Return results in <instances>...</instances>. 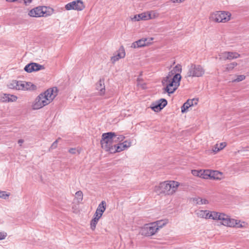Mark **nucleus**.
<instances>
[{
    "mask_svg": "<svg viewBox=\"0 0 249 249\" xmlns=\"http://www.w3.org/2000/svg\"><path fill=\"white\" fill-rule=\"evenodd\" d=\"M44 97L45 96H43V94L41 93L36 97L32 106L33 109H38L48 105L47 101L45 100Z\"/></svg>",
    "mask_w": 249,
    "mask_h": 249,
    "instance_id": "10",
    "label": "nucleus"
},
{
    "mask_svg": "<svg viewBox=\"0 0 249 249\" xmlns=\"http://www.w3.org/2000/svg\"><path fill=\"white\" fill-rule=\"evenodd\" d=\"M96 89L99 90V94L103 95L105 93V86L104 85V80L100 79L96 85Z\"/></svg>",
    "mask_w": 249,
    "mask_h": 249,
    "instance_id": "17",
    "label": "nucleus"
},
{
    "mask_svg": "<svg viewBox=\"0 0 249 249\" xmlns=\"http://www.w3.org/2000/svg\"><path fill=\"white\" fill-rule=\"evenodd\" d=\"M76 148H70L69 150V152L71 153V154H74L76 153Z\"/></svg>",
    "mask_w": 249,
    "mask_h": 249,
    "instance_id": "51",
    "label": "nucleus"
},
{
    "mask_svg": "<svg viewBox=\"0 0 249 249\" xmlns=\"http://www.w3.org/2000/svg\"><path fill=\"white\" fill-rule=\"evenodd\" d=\"M25 89L27 90H35L36 89V86L31 82H26Z\"/></svg>",
    "mask_w": 249,
    "mask_h": 249,
    "instance_id": "26",
    "label": "nucleus"
},
{
    "mask_svg": "<svg viewBox=\"0 0 249 249\" xmlns=\"http://www.w3.org/2000/svg\"><path fill=\"white\" fill-rule=\"evenodd\" d=\"M149 14H150V19H153L157 17V14L154 11L148 12Z\"/></svg>",
    "mask_w": 249,
    "mask_h": 249,
    "instance_id": "45",
    "label": "nucleus"
},
{
    "mask_svg": "<svg viewBox=\"0 0 249 249\" xmlns=\"http://www.w3.org/2000/svg\"><path fill=\"white\" fill-rule=\"evenodd\" d=\"M121 145L125 149V148L130 146L131 142L125 141L124 142L121 143Z\"/></svg>",
    "mask_w": 249,
    "mask_h": 249,
    "instance_id": "36",
    "label": "nucleus"
},
{
    "mask_svg": "<svg viewBox=\"0 0 249 249\" xmlns=\"http://www.w3.org/2000/svg\"><path fill=\"white\" fill-rule=\"evenodd\" d=\"M228 52H224L221 53V54L219 55V56H220L219 58V59L224 60H228V59L227 58V54L228 53Z\"/></svg>",
    "mask_w": 249,
    "mask_h": 249,
    "instance_id": "39",
    "label": "nucleus"
},
{
    "mask_svg": "<svg viewBox=\"0 0 249 249\" xmlns=\"http://www.w3.org/2000/svg\"><path fill=\"white\" fill-rule=\"evenodd\" d=\"M158 231V228L155 226V223H151L146 224L142 227L140 231V233L146 236H150L155 234Z\"/></svg>",
    "mask_w": 249,
    "mask_h": 249,
    "instance_id": "8",
    "label": "nucleus"
},
{
    "mask_svg": "<svg viewBox=\"0 0 249 249\" xmlns=\"http://www.w3.org/2000/svg\"><path fill=\"white\" fill-rule=\"evenodd\" d=\"M59 139L56 140V141H55L51 145V147H50V149H54L55 148H56L57 146V143H58V140Z\"/></svg>",
    "mask_w": 249,
    "mask_h": 249,
    "instance_id": "44",
    "label": "nucleus"
},
{
    "mask_svg": "<svg viewBox=\"0 0 249 249\" xmlns=\"http://www.w3.org/2000/svg\"><path fill=\"white\" fill-rule=\"evenodd\" d=\"M25 83H26V82L18 81L19 84L18 86V90H26Z\"/></svg>",
    "mask_w": 249,
    "mask_h": 249,
    "instance_id": "33",
    "label": "nucleus"
},
{
    "mask_svg": "<svg viewBox=\"0 0 249 249\" xmlns=\"http://www.w3.org/2000/svg\"><path fill=\"white\" fill-rule=\"evenodd\" d=\"M192 101H190V99H189L185 103L183 104L181 107L182 113L185 112L190 107L192 106Z\"/></svg>",
    "mask_w": 249,
    "mask_h": 249,
    "instance_id": "21",
    "label": "nucleus"
},
{
    "mask_svg": "<svg viewBox=\"0 0 249 249\" xmlns=\"http://www.w3.org/2000/svg\"><path fill=\"white\" fill-rule=\"evenodd\" d=\"M209 219L221 220V224L229 227H234L238 225L237 220L231 218L230 217L223 213L210 211Z\"/></svg>",
    "mask_w": 249,
    "mask_h": 249,
    "instance_id": "3",
    "label": "nucleus"
},
{
    "mask_svg": "<svg viewBox=\"0 0 249 249\" xmlns=\"http://www.w3.org/2000/svg\"><path fill=\"white\" fill-rule=\"evenodd\" d=\"M53 12V9L50 7L39 6L31 9L28 15L32 17H47L52 15Z\"/></svg>",
    "mask_w": 249,
    "mask_h": 249,
    "instance_id": "4",
    "label": "nucleus"
},
{
    "mask_svg": "<svg viewBox=\"0 0 249 249\" xmlns=\"http://www.w3.org/2000/svg\"><path fill=\"white\" fill-rule=\"evenodd\" d=\"M245 76L244 75H238L236 79H235L233 81L238 82L240 81H242L245 79Z\"/></svg>",
    "mask_w": 249,
    "mask_h": 249,
    "instance_id": "40",
    "label": "nucleus"
},
{
    "mask_svg": "<svg viewBox=\"0 0 249 249\" xmlns=\"http://www.w3.org/2000/svg\"><path fill=\"white\" fill-rule=\"evenodd\" d=\"M125 55V51L123 46H121L119 49V53L115 56L111 57V61L113 63L119 60L120 58L124 57Z\"/></svg>",
    "mask_w": 249,
    "mask_h": 249,
    "instance_id": "16",
    "label": "nucleus"
},
{
    "mask_svg": "<svg viewBox=\"0 0 249 249\" xmlns=\"http://www.w3.org/2000/svg\"><path fill=\"white\" fill-rule=\"evenodd\" d=\"M175 75V73L173 71V70H172L169 72L168 75L167 76H169L170 79H172V77H173Z\"/></svg>",
    "mask_w": 249,
    "mask_h": 249,
    "instance_id": "50",
    "label": "nucleus"
},
{
    "mask_svg": "<svg viewBox=\"0 0 249 249\" xmlns=\"http://www.w3.org/2000/svg\"><path fill=\"white\" fill-rule=\"evenodd\" d=\"M124 150V147L121 145V143H119V144L116 145V151L117 152H120Z\"/></svg>",
    "mask_w": 249,
    "mask_h": 249,
    "instance_id": "41",
    "label": "nucleus"
},
{
    "mask_svg": "<svg viewBox=\"0 0 249 249\" xmlns=\"http://www.w3.org/2000/svg\"><path fill=\"white\" fill-rule=\"evenodd\" d=\"M237 65V63L235 62L231 63L227 65L226 71H231L232 70L234 69V68L236 67Z\"/></svg>",
    "mask_w": 249,
    "mask_h": 249,
    "instance_id": "29",
    "label": "nucleus"
},
{
    "mask_svg": "<svg viewBox=\"0 0 249 249\" xmlns=\"http://www.w3.org/2000/svg\"><path fill=\"white\" fill-rule=\"evenodd\" d=\"M173 3H181L184 1V0H171Z\"/></svg>",
    "mask_w": 249,
    "mask_h": 249,
    "instance_id": "52",
    "label": "nucleus"
},
{
    "mask_svg": "<svg viewBox=\"0 0 249 249\" xmlns=\"http://www.w3.org/2000/svg\"><path fill=\"white\" fill-rule=\"evenodd\" d=\"M204 72L205 70L201 65L191 64L186 77H201Z\"/></svg>",
    "mask_w": 249,
    "mask_h": 249,
    "instance_id": "5",
    "label": "nucleus"
},
{
    "mask_svg": "<svg viewBox=\"0 0 249 249\" xmlns=\"http://www.w3.org/2000/svg\"><path fill=\"white\" fill-rule=\"evenodd\" d=\"M141 20H146L150 19V14L148 12H144L141 14Z\"/></svg>",
    "mask_w": 249,
    "mask_h": 249,
    "instance_id": "30",
    "label": "nucleus"
},
{
    "mask_svg": "<svg viewBox=\"0 0 249 249\" xmlns=\"http://www.w3.org/2000/svg\"><path fill=\"white\" fill-rule=\"evenodd\" d=\"M197 214L199 217L209 219L210 211L207 210H200L197 212Z\"/></svg>",
    "mask_w": 249,
    "mask_h": 249,
    "instance_id": "20",
    "label": "nucleus"
},
{
    "mask_svg": "<svg viewBox=\"0 0 249 249\" xmlns=\"http://www.w3.org/2000/svg\"><path fill=\"white\" fill-rule=\"evenodd\" d=\"M106 202L105 201H102L98 205L96 212L98 213H102L103 214L106 209Z\"/></svg>",
    "mask_w": 249,
    "mask_h": 249,
    "instance_id": "19",
    "label": "nucleus"
},
{
    "mask_svg": "<svg viewBox=\"0 0 249 249\" xmlns=\"http://www.w3.org/2000/svg\"><path fill=\"white\" fill-rule=\"evenodd\" d=\"M190 101H192V106L194 105H196L197 104L198 100L197 99H193L192 100H190Z\"/></svg>",
    "mask_w": 249,
    "mask_h": 249,
    "instance_id": "49",
    "label": "nucleus"
},
{
    "mask_svg": "<svg viewBox=\"0 0 249 249\" xmlns=\"http://www.w3.org/2000/svg\"><path fill=\"white\" fill-rule=\"evenodd\" d=\"M179 183L176 181H166L160 182L156 186L154 191L158 195H172L177 190Z\"/></svg>",
    "mask_w": 249,
    "mask_h": 249,
    "instance_id": "1",
    "label": "nucleus"
},
{
    "mask_svg": "<svg viewBox=\"0 0 249 249\" xmlns=\"http://www.w3.org/2000/svg\"><path fill=\"white\" fill-rule=\"evenodd\" d=\"M230 15L228 12L217 11L211 14L210 18L216 22H226L230 20Z\"/></svg>",
    "mask_w": 249,
    "mask_h": 249,
    "instance_id": "6",
    "label": "nucleus"
},
{
    "mask_svg": "<svg viewBox=\"0 0 249 249\" xmlns=\"http://www.w3.org/2000/svg\"><path fill=\"white\" fill-rule=\"evenodd\" d=\"M23 1L25 5H28L32 2V0H23Z\"/></svg>",
    "mask_w": 249,
    "mask_h": 249,
    "instance_id": "53",
    "label": "nucleus"
},
{
    "mask_svg": "<svg viewBox=\"0 0 249 249\" xmlns=\"http://www.w3.org/2000/svg\"><path fill=\"white\" fill-rule=\"evenodd\" d=\"M10 196V194H6L5 191H0V198H2L3 199H6Z\"/></svg>",
    "mask_w": 249,
    "mask_h": 249,
    "instance_id": "38",
    "label": "nucleus"
},
{
    "mask_svg": "<svg viewBox=\"0 0 249 249\" xmlns=\"http://www.w3.org/2000/svg\"><path fill=\"white\" fill-rule=\"evenodd\" d=\"M124 139V137L123 135L117 136L115 133H114V136H113V141L114 142H120L123 141Z\"/></svg>",
    "mask_w": 249,
    "mask_h": 249,
    "instance_id": "28",
    "label": "nucleus"
},
{
    "mask_svg": "<svg viewBox=\"0 0 249 249\" xmlns=\"http://www.w3.org/2000/svg\"><path fill=\"white\" fill-rule=\"evenodd\" d=\"M153 223H155V226L156 228H158V230L160 228L165 225L167 224V221L165 220H161L153 222Z\"/></svg>",
    "mask_w": 249,
    "mask_h": 249,
    "instance_id": "24",
    "label": "nucleus"
},
{
    "mask_svg": "<svg viewBox=\"0 0 249 249\" xmlns=\"http://www.w3.org/2000/svg\"><path fill=\"white\" fill-rule=\"evenodd\" d=\"M85 7V6L83 2L81 0L73 1L68 3L65 5V8L67 10H74L82 11Z\"/></svg>",
    "mask_w": 249,
    "mask_h": 249,
    "instance_id": "9",
    "label": "nucleus"
},
{
    "mask_svg": "<svg viewBox=\"0 0 249 249\" xmlns=\"http://www.w3.org/2000/svg\"><path fill=\"white\" fill-rule=\"evenodd\" d=\"M75 196L78 200V202L81 201L83 200V193L81 191H78L76 192Z\"/></svg>",
    "mask_w": 249,
    "mask_h": 249,
    "instance_id": "35",
    "label": "nucleus"
},
{
    "mask_svg": "<svg viewBox=\"0 0 249 249\" xmlns=\"http://www.w3.org/2000/svg\"><path fill=\"white\" fill-rule=\"evenodd\" d=\"M114 132H110L102 134L100 143L103 149L107 148L112 144Z\"/></svg>",
    "mask_w": 249,
    "mask_h": 249,
    "instance_id": "7",
    "label": "nucleus"
},
{
    "mask_svg": "<svg viewBox=\"0 0 249 249\" xmlns=\"http://www.w3.org/2000/svg\"><path fill=\"white\" fill-rule=\"evenodd\" d=\"M226 146V142H221L220 143V145L219 146V148L220 150L223 149L225 146Z\"/></svg>",
    "mask_w": 249,
    "mask_h": 249,
    "instance_id": "48",
    "label": "nucleus"
},
{
    "mask_svg": "<svg viewBox=\"0 0 249 249\" xmlns=\"http://www.w3.org/2000/svg\"><path fill=\"white\" fill-rule=\"evenodd\" d=\"M167 104V101L166 99L162 98L158 101L153 103L151 108L155 112H159Z\"/></svg>",
    "mask_w": 249,
    "mask_h": 249,
    "instance_id": "12",
    "label": "nucleus"
},
{
    "mask_svg": "<svg viewBox=\"0 0 249 249\" xmlns=\"http://www.w3.org/2000/svg\"><path fill=\"white\" fill-rule=\"evenodd\" d=\"M211 179H221L222 178V173L218 171L211 170Z\"/></svg>",
    "mask_w": 249,
    "mask_h": 249,
    "instance_id": "18",
    "label": "nucleus"
},
{
    "mask_svg": "<svg viewBox=\"0 0 249 249\" xmlns=\"http://www.w3.org/2000/svg\"><path fill=\"white\" fill-rule=\"evenodd\" d=\"M98 221L95 218H93L90 221V228L92 231H94L96 228V226L98 223Z\"/></svg>",
    "mask_w": 249,
    "mask_h": 249,
    "instance_id": "32",
    "label": "nucleus"
},
{
    "mask_svg": "<svg viewBox=\"0 0 249 249\" xmlns=\"http://www.w3.org/2000/svg\"><path fill=\"white\" fill-rule=\"evenodd\" d=\"M176 74L179 73L181 72V66L180 65H177L172 70Z\"/></svg>",
    "mask_w": 249,
    "mask_h": 249,
    "instance_id": "34",
    "label": "nucleus"
},
{
    "mask_svg": "<svg viewBox=\"0 0 249 249\" xmlns=\"http://www.w3.org/2000/svg\"><path fill=\"white\" fill-rule=\"evenodd\" d=\"M116 145L115 144V145H111V146H109L108 148H105V149L107 151H109L110 153H115L116 152H117L116 151Z\"/></svg>",
    "mask_w": 249,
    "mask_h": 249,
    "instance_id": "31",
    "label": "nucleus"
},
{
    "mask_svg": "<svg viewBox=\"0 0 249 249\" xmlns=\"http://www.w3.org/2000/svg\"><path fill=\"white\" fill-rule=\"evenodd\" d=\"M7 236V233L6 232H0V240H3Z\"/></svg>",
    "mask_w": 249,
    "mask_h": 249,
    "instance_id": "47",
    "label": "nucleus"
},
{
    "mask_svg": "<svg viewBox=\"0 0 249 249\" xmlns=\"http://www.w3.org/2000/svg\"><path fill=\"white\" fill-rule=\"evenodd\" d=\"M152 40V38H151L150 39H148V38H142L139 39V40L133 42L131 45V47L138 48L147 46L151 43L150 41Z\"/></svg>",
    "mask_w": 249,
    "mask_h": 249,
    "instance_id": "14",
    "label": "nucleus"
},
{
    "mask_svg": "<svg viewBox=\"0 0 249 249\" xmlns=\"http://www.w3.org/2000/svg\"><path fill=\"white\" fill-rule=\"evenodd\" d=\"M23 142H24V140L22 139H19L18 141V143L20 145H21L22 143H23Z\"/></svg>",
    "mask_w": 249,
    "mask_h": 249,
    "instance_id": "54",
    "label": "nucleus"
},
{
    "mask_svg": "<svg viewBox=\"0 0 249 249\" xmlns=\"http://www.w3.org/2000/svg\"><path fill=\"white\" fill-rule=\"evenodd\" d=\"M220 149L219 148V146H218V144H215L213 147V151L216 153V152H218L219 151H220Z\"/></svg>",
    "mask_w": 249,
    "mask_h": 249,
    "instance_id": "46",
    "label": "nucleus"
},
{
    "mask_svg": "<svg viewBox=\"0 0 249 249\" xmlns=\"http://www.w3.org/2000/svg\"><path fill=\"white\" fill-rule=\"evenodd\" d=\"M57 89L56 88L53 89H49L45 91L44 93H42L43 94V96L48 104H50L56 97L57 95Z\"/></svg>",
    "mask_w": 249,
    "mask_h": 249,
    "instance_id": "11",
    "label": "nucleus"
},
{
    "mask_svg": "<svg viewBox=\"0 0 249 249\" xmlns=\"http://www.w3.org/2000/svg\"><path fill=\"white\" fill-rule=\"evenodd\" d=\"M238 227H242V225H240L239 226H237Z\"/></svg>",
    "mask_w": 249,
    "mask_h": 249,
    "instance_id": "55",
    "label": "nucleus"
},
{
    "mask_svg": "<svg viewBox=\"0 0 249 249\" xmlns=\"http://www.w3.org/2000/svg\"><path fill=\"white\" fill-rule=\"evenodd\" d=\"M181 76L180 74H176L172 79H170L169 76H166L162 81L163 86H166L164 89L169 94H172L177 89L179 86V82Z\"/></svg>",
    "mask_w": 249,
    "mask_h": 249,
    "instance_id": "2",
    "label": "nucleus"
},
{
    "mask_svg": "<svg viewBox=\"0 0 249 249\" xmlns=\"http://www.w3.org/2000/svg\"><path fill=\"white\" fill-rule=\"evenodd\" d=\"M102 213H98L97 212H95V213L94 214V218L99 221V219L102 216Z\"/></svg>",
    "mask_w": 249,
    "mask_h": 249,
    "instance_id": "43",
    "label": "nucleus"
},
{
    "mask_svg": "<svg viewBox=\"0 0 249 249\" xmlns=\"http://www.w3.org/2000/svg\"><path fill=\"white\" fill-rule=\"evenodd\" d=\"M132 20L133 21H139L141 20V14L135 15L133 18H132Z\"/></svg>",
    "mask_w": 249,
    "mask_h": 249,
    "instance_id": "42",
    "label": "nucleus"
},
{
    "mask_svg": "<svg viewBox=\"0 0 249 249\" xmlns=\"http://www.w3.org/2000/svg\"><path fill=\"white\" fill-rule=\"evenodd\" d=\"M44 69L45 67L43 65L34 62L27 64L24 68V71L29 73Z\"/></svg>",
    "mask_w": 249,
    "mask_h": 249,
    "instance_id": "13",
    "label": "nucleus"
},
{
    "mask_svg": "<svg viewBox=\"0 0 249 249\" xmlns=\"http://www.w3.org/2000/svg\"><path fill=\"white\" fill-rule=\"evenodd\" d=\"M18 97L12 94L3 93L1 95L0 100L3 102H15Z\"/></svg>",
    "mask_w": 249,
    "mask_h": 249,
    "instance_id": "15",
    "label": "nucleus"
},
{
    "mask_svg": "<svg viewBox=\"0 0 249 249\" xmlns=\"http://www.w3.org/2000/svg\"><path fill=\"white\" fill-rule=\"evenodd\" d=\"M202 170H192V174L195 176L200 177V174H201Z\"/></svg>",
    "mask_w": 249,
    "mask_h": 249,
    "instance_id": "37",
    "label": "nucleus"
},
{
    "mask_svg": "<svg viewBox=\"0 0 249 249\" xmlns=\"http://www.w3.org/2000/svg\"><path fill=\"white\" fill-rule=\"evenodd\" d=\"M193 201L197 205L206 204L208 203V201L206 199L201 198H194Z\"/></svg>",
    "mask_w": 249,
    "mask_h": 249,
    "instance_id": "25",
    "label": "nucleus"
},
{
    "mask_svg": "<svg viewBox=\"0 0 249 249\" xmlns=\"http://www.w3.org/2000/svg\"><path fill=\"white\" fill-rule=\"evenodd\" d=\"M211 171L210 170H202L201 174L200 175V178L204 179L211 178Z\"/></svg>",
    "mask_w": 249,
    "mask_h": 249,
    "instance_id": "23",
    "label": "nucleus"
},
{
    "mask_svg": "<svg viewBox=\"0 0 249 249\" xmlns=\"http://www.w3.org/2000/svg\"><path fill=\"white\" fill-rule=\"evenodd\" d=\"M18 81L13 80L8 85V87L11 89H15L18 90Z\"/></svg>",
    "mask_w": 249,
    "mask_h": 249,
    "instance_id": "27",
    "label": "nucleus"
},
{
    "mask_svg": "<svg viewBox=\"0 0 249 249\" xmlns=\"http://www.w3.org/2000/svg\"><path fill=\"white\" fill-rule=\"evenodd\" d=\"M227 58L228 60H232L240 57V54L236 52H228Z\"/></svg>",
    "mask_w": 249,
    "mask_h": 249,
    "instance_id": "22",
    "label": "nucleus"
}]
</instances>
